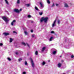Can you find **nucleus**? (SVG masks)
Here are the masks:
<instances>
[{
    "mask_svg": "<svg viewBox=\"0 0 74 74\" xmlns=\"http://www.w3.org/2000/svg\"><path fill=\"white\" fill-rule=\"evenodd\" d=\"M48 17L44 18V17H42L40 20V23L42 22L43 21H44L45 23H47V21H48Z\"/></svg>",
    "mask_w": 74,
    "mask_h": 74,
    "instance_id": "nucleus-1",
    "label": "nucleus"
},
{
    "mask_svg": "<svg viewBox=\"0 0 74 74\" xmlns=\"http://www.w3.org/2000/svg\"><path fill=\"white\" fill-rule=\"evenodd\" d=\"M2 19L6 23H8V18L5 16H3L2 18Z\"/></svg>",
    "mask_w": 74,
    "mask_h": 74,
    "instance_id": "nucleus-2",
    "label": "nucleus"
},
{
    "mask_svg": "<svg viewBox=\"0 0 74 74\" xmlns=\"http://www.w3.org/2000/svg\"><path fill=\"white\" fill-rule=\"evenodd\" d=\"M30 60L31 61V63L32 65V66L33 67H34V62H33V60H32V58H30Z\"/></svg>",
    "mask_w": 74,
    "mask_h": 74,
    "instance_id": "nucleus-3",
    "label": "nucleus"
},
{
    "mask_svg": "<svg viewBox=\"0 0 74 74\" xmlns=\"http://www.w3.org/2000/svg\"><path fill=\"white\" fill-rule=\"evenodd\" d=\"M39 4L40 5V6L42 8H43V5H44V3L42 2H40Z\"/></svg>",
    "mask_w": 74,
    "mask_h": 74,
    "instance_id": "nucleus-4",
    "label": "nucleus"
},
{
    "mask_svg": "<svg viewBox=\"0 0 74 74\" xmlns=\"http://www.w3.org/2000/svg\"><path fill=\"white\" fill-rule=\"evenodd\" d=\"M56 20H55L53 22V23L52 24V27H54V26H55V25H56Z\"/></svg>",
    "mask_w": 74,
    "mask_h": 74,
    "instance_id": "nucleus-5",
    "label": "nucleus"
},
{
    "mask_svg": "<svg viewBox=\"0 0 74 74\" xmlns=\"http://www.w3.org/2000/svg\"><path fill=\"white\" fill-rule=\"evenodd\" d=\"M3 35H4V36H7L9 35V34H10V33L7 32H5L3 33Z\"/></svg>",
    "mask_w": 74,
    "mask_h": 74,
    "instance_id": "nucleus-6",
    "label": "nucleus"
},
{
    "mask_svg": "<svg viewBox=\"0 0 74 74\" xmlns=\"http://www.w3.org/2000/svg\"><path fill=\"white\" fill-rule=\"evenodd\" d=\"M14 11V12H17V13H18V12H19V10L16 9H15Z\"/></svg>",
    "mask_w": 74,
    "mask_h": 74,
    "instance_id": "nucleus-7",
    "label": "nucleus"
},
{
    "mask_svg": "<svg viewBox=\"0 0 74 74\" xmlns=\"http://www.w3.org/2000/svg\"><path fill=\"white\" fill-rule=\"evenodd\" d=\"M15 22H16V21L14 20L11 23V25L12 26H13L14 25V23Z\"/></svg>",
    "mask_w": 74,
    "mask_h": 74,
    "instance_id": "nucleus-8",
    "label": "nucleus"
},
{
    "mask_svg": "<svg viewBox=\"0 0 74 74\" xmlns=\"http://www.w3.org/2000/svg\"><path fill=\"white\" fill-rule=\"evenodd\" d=\"M61 66H62V63H59L58 64V67L59 68H60Z\"/></svg>",
    "mask_w": 74,
    "mask_h": 74,
    "instance_id": "nucleus-9",
    "label": "nucleus"
},
{
    "mask_svg": "<svg viewBox=\"0 0 74 74\" xmlns=\"http://www.w3.org/2000/svg\"><path fill=\"white\" fill-rule=\"evenodd\" d=\"M54 49V51H53V55H55L56 54V49Z\"/></svg>",
    "mask_w": 74,
    "mask_h": 74,
    "instance_id": "nucleus-10",
    "label": "nucleus"
},
{
    "mask_svg": "<svg viewBox=\"0 0 74 74\" xmlns=\"http://www.w3.org/2000/svg\"><path fill=\"white\" fill-rule=\"evenodd\" d=\"M64 7L66 8H67L69 7V5L67 3H65L64 5Z\"/></svg>",
    "mask_w": 74,
    "mask_h": 74,
    "instance_id": "nucleus-11",
    "label": "nucleus"
},
{
    "mask_svg": "<svg viewBox=\"0 0 74 74\" xmlns=\"http://www.w3.org/2000/svg\"><path fill=\"white\" fill-rule=\"evenodd\" d=\"M46 49V47H43L42 50V52H44V50Z\"/></svg>",
    "mask_w": 74,
    "mask_h": 74,
    "instance_id": "nucleus-12",
    "label": "nucleus"
},
{
    "mask_svg": "<svg viewBox=\"0 0 74 74\" xmlns=\"http://www.w3.org/2000/svg\"><path fill=\"white\" fill-rule=\"evenodd\" d=\"M12 41H13V39L12 38H10V42H12Z\"/></svg>",
    "mask_w": 74,
    "mask_h": 74,
    "instance_id": "nucleus-13",
    "label": "nucleus"
},
{
    "mask_svg": "<svg viewBox=\"0 0 74 74\" xmlns=\"http://www.w3.org/2000/svg\"><path fill=\"white\" fill-rule=\"evenodd\" d=\"M53 39V36H51L50 37V38L49 39V41H52V39Z\"/></svg>",
    "mask_w": 74,
    "mask_h": 74,
    "instance_id": "nucleus-14",
    "label": "nucleus"
},
{
    "mask_svg": "<svg viewBox=\"0 0 74 74\" xmlns=\"http://www.w3.org/2000/svg\"><path fill=\"white\" fill-rule=\"evenodd\" d=\"M39 14L40 15H42V14H43V13L42 12H39Z\"/></svg>",
    "mask_w": 74,
    "mask_h": 74,
    "instance_id": "nucleus-15",
    "label": "nucleus"
},
{
    "mask_svg": "<svg viewBox=\"0 0 74 74\" xmlns=\"http://www.w3.org/2000/svg\"><path fill=\"white\" fill-rule=\"evenodd\" d=\"M5 1L6 3V4H7L8 5V1H7V0H5Z\"/></svg>",
    "mask_w": 74,
    "mask_h": 74,
    "instance_id": "nucleus-16",
    "label": "nucleus"
},
{
    "mask_svg": "<svg viewBox=\"0 0 74 74\" xmlns=\"http://www.w3.org/2000/svg\"><path fill=\"white\" fill-rule=\"evenodd\" d=\"M57 23L58 24H59L60 23V21L59 20H58L57 21Z\"/></svg>",
    "mask_w": 74,
    "mask_h": 74,
    "instance_id": "nucleus-17",
    "label": "nucleus"
},
{
    "mask_svg": "<svg viewBox=\"0 0 74 74\" xmlns=\"http://www.w3.org/2000/svg\"><path fill=\"white\" fill-rule=\"evenodd\" d=\"M24 33L26 35H27L28 34V33L26 31H24Z\"/></svg>",
    "mask_w": 74,
    "mask_h": 74,
    "instance_id": "nucleus-18",
    "label": "nucleus"
},
{
    "mask_svg": "<svg viewBox=\"0 0 74 74\" xmlns=\"http://www.w3.org/2000/svg\"><path fill=\"white\" fill-rule=\"evenodd\" d=\"M47 1L48 4H50V1H49V0H47Z\"/></svg>",
    "mask_w": 74,
    "mask_h": 74,
    "instance_id": "nucleus-19",
    "label": "nucleus"
},
{
    "mask_svg": "<svg viewBox=\"0 0 74 74\" xmlns=\"http://www.w3.org/2000/svg\"><path fill=\"white\" fill-rule=\"evenodd\" d=\"M20 3V0H18L17 1V4H19Z\"/></svg>",
    "mask_w": 74,
    "mask_h": 74,
    "instance_id": "nucleus-20",
    "label": "nucleus"
},
{
    "mask_svg": "<svg viewBox=\"0 0 74 74\" xmlns=\"http://www.w3.org/2000/svg\"><path fill=\"white\" fill-rule=\"evenodd\" d=\"M26 5L27 7H28L30 6V4H26Z\"/></svg>",
    "mask_w": 74,
    "mask_h": 74,
    "instance_id": "nucleus-21",
    "label": "nucleus"
},
{
    "mask_svg": "<svg viewBox=\"0 0 74 74\" xmlns=\"http://www.w3.org/2000/svg\"><path fill=\"white\" fill-rule=\"evenodd\" d=\"M55 33V32H54V31H52L51 32V34H53V33Z\"/></svg>",
    "mask_w": 74,
    "mask_h": 74,
    "instance_id": "nucleus-22",
    "label": "nucleus"
},
{
    "mask_svg": "<svg viewBox=\"0 0 74 74\" xmlns=\"http://www.w3.org/2000/svg\"><path fill=\"white\" fill-rule=\"evenodd\" d=\"M35 55H38V51H36L35 52Z\"/></svg>",
    "mask_w": 74,
    "mask_h": 74,
    "instance_id": "nucleus-23",
    "label": "nucleus"
},
{
    "mask_svg": "<svg viewBox=\"0 0 74 74\" xmlns=\"http://www.w3.org/2000/svg\"><path fill=\"white\" fill-rule=\"evenodd\" d=\"M31 15H28V18H31Z\"/></svg>",
    "mask_w": 74,
    "mask_h": 74,
    "instance_id": "nucleus-24",
    "label": "nucleus"
},
{
    "mask_svg": "<svg viewBox=\"0 0 74 74\" xmlns=\"http://www.w3.org/2000/svg\"><path fill=\"white\" fill-rule=\"evenodd\" d=\"M22 44H23V45H25V46H26V44H25V43L24 42H22Z\"/></svg>",
    "mask_w": 74,
    "mask_h": 74,
    "instance_id": "nucleus-25",
    "label": "nucleus"
},
{
    "mask_svg": "<svg viewBox=\"0 0 74 74\" xmlns=\"http://www.w3.org/2000/svg\"><path fill=\"white\" fill-rule=\"evenodd\" d=\"M8 59L9 61H11V59H10V58H8Z\"/></svg>",
    "mask_w": 74,
    "mask_h": 74,
    "instance_id": "nucleus-26",
    "label": "nucleus"
},
{
    "mask_svg": "<svg viewBox=\"0 0 74 74\" xmlns=\"http://www.w3.org/2000/svg\"><path fill=\"white\" fill-rule=\"evenodd\" d=\"M35 9L36 10H38V8H37V7H35Z\"/></svg>",
    "mask_w": 74,
    "mask_h": 74,
    "instance_id": "nucleus-27",
    "label": "nucleus"
},
{
    "mask_svg": "<svg viewBox=\"0 0 74 74\" xmlns=\"http://www.w3.org/2000/svg\"><path fill=\"white\" fill-rule=\"evenodd\" d=\"M27 61H25V65H27Z\"/></svg>",
    "mask_w": 74,
    "mask_h": 74,
    "instance_id": "nucleus-28",
    "label": "nucleus"
},
{
    "mask_svg": "<svg viewBox=\"0 0 74 74\" xmlns=\"http://www.w3.org/2000/svg\"><path fill=\"white\" fill-rule=\"evenodd\" d=\"M22 60V58H19L18 59V60L19 62H20V61L21 60Z\"/></svg>",
    "mask_w": 74,
    "mask_h": 74,
    "instance_id": "nucleus-29",
    "label": "nucleus"
},
{
    "mask_svg": "<svg viewBox=\"0 0 74 74\" xmlns=\"http://www.w3.org/2000/svg\"><path fill=\"white\" fill-rule=\"evenodd\" d=\"M43 65H45V62H42Z\"/></svg>",
    "mask_w": 74,
    "mask_h": 74,
    "instance_id": "nucleus-30",
    "label": "nucleus"
},
{
    "mask_svg": "<svg viewBox=\"0 0 74 74\" xmlns=\"http://www.w3.org/2000/svg\"><path fill=\"white\" fill-rule=\"evenodd\" d=\"M54 6H55V4L54 3H53L52 5V7H54Z\"/></svg>",
    "mask_w": 74,
    "mask_h": 74,
    "instance_id": "nucleus-31",
    "label": "nucleus"
},
{
    "mask_svg": "<svg viewBox=\"0 0 74 74\" xmlns=\"http://www.w3.org/2000/svg\"><path fill=\"white\" fill-rule=\"evenodd\" d=\"M27 45V46H28V47H29V48H30V46L29 45L28 43H26Z\"/></svg>",
    "mask_w": 74,
    "mask_h": 74,
    "instance_id": "nucleus-32",
    "label": "nucleus"
},
{
    "mask_svg": "<svg viewBox=\"0 0 74 74\" xmlns=\"http://www.w3.org/2000/svg\"><path fill=\"white\" fill-rule=\"evenodd\" d=\"M0 46H2V45H3V44L2 43H0Z\"/></svg>",
    "mask_w": 74,
    "mask_h": 74,
    "instance_id": "nucleus-33",
    "label": "nucleus"
},
{
    "mask_svg": "<svg viewBox=\"0 0 74 74\" xmlns=\"http://www.w3.org/2000/svg\"><path fill=\"white\" fill-rule=\"evenodd\" d=\"M74 56L73 55H72L71 56V58H74Z\"/></svg>",
    "mask_w": 74,
    "mask_h": 74,
    "instance_id": "nucleus-34",
    "label": "nucleus"
},
{
    "mask_svg": "<svg viewBox=\"0 0 74 74\" xmlns=\"http://www.w3.org/2000/svg\"><path fill=\"white\" fill-rule=\"evenodd\" d=\"M18 52H16V55H18Z\"/></svg>",
    "mask_w": 74,
    "mask_h": 74,
    "instance_id": "nucleus-35",
    "label": "nucleus"
},
{
    "mask_svg": "<svg viewBox=\"0 0 74 74\" xmlns=\"http://www.w3.org/2000/svg\"><path fill=\"white\" fill-rule=\"evenodd\" d=\"M67 39H66L65 40V42H67Z\"/></svg>",
    "mask_w": 74,
    "mask_h": 74,
    "instance_id": "nucleus-36",
    "label": "nucleus"
},
{
    "mask_svg": "<svg viewBox=\"0 0 74 74\" xmlns=\"http://www.w3.org/2000/svg\"><path fill=\"white\" fill-rule=\"evenodd\" d=\"M31 33H33V30H31Z\"/></svg>",
    "mask_w": 74,
    "mask_h": 74,
    "instance_id": "nucleus-37",
    "label": "nucleus"
},
{
    "mask_svg": "<svg viewBox=\"0 0 74 74\" xmlns=\"http://www.w3.org/2000/svg\"><path fill=\"white\" fill-rule=\"evenodd\" d=\"M23 74H26V72H23Z\"/></svg>",
    "mask_w": 74,
    "mask_h": 74,
    "instance_id": "nucleus-38",
    "label": "nucleus"
},
{
    "mask_svg": "<svg viewBox=\"0 0 74 74\" xmlns=\"http://www.w3.org/2000/svg\"><path fill=\"white\" fill-rule=\"evenodd\" d=\"M13 33H16V32H15V31H13Z\"/></svg>",
    "mask_w": 74,
    "mask_h": 74,
    "instance_id": "nucleus-39",
    "label": "nucleus"
},
{
    "mask_svg": "<svg viewBox=\"0 0 74 74\" xmlns=\"http://www.w3.org/2000/svg\"><path fill=\"white\" fill-rule=\"evenodd\" d=\"M56 6H57V7H58V4H56Z\"/></svg>",
    "mask_w": 74,
    "mask_h": 74,
    "instance_id": "nucleus-40",
    "label": "nucleus"
},
{
    "mask_svg": "<svg viewBox=\"0 0 74 74\" xmlns=\"http://www.w3.org/2000/svg\"><path fill=\"white\" fill-rule=\"evenodd\" d=\"M22 9H20L19 10V11H22Z\"/></svg>",
    "mask_w": 74,
    "mask_h": 74,
    "instance_id": "nucleus-41",
    "label": "nucleus"
},
{
    "mask_svg": "<svg viewBox=\"0 0 74 74\" xmlns=\"http://www.w3.org/2000/svg\"><path fill=\"white\" fill-rule=\"evenodd\" d=\"M54 34L56 35V37H58L57 36V35H56V34Z\"/></svg>",
    "mask_w": 74,
    "mask_h": 74,
    "instance_id": "nucleus-42",
    "label": "nucleus"
},
{
    "mask_svg": "<svg viewBox=\"0 0 74 74\" xmlns=\"http://www.w3.org/2000/svg\"><path fill=\"white\" fill-rule=\"evenodd\" d=\"M32 37H34V35H33L32 36Z\"/></svg>",
    "mask_w": 74,
    "mask_h": 74,
    "instance_id": "nucleus-43",
    "label": "nucleus"
},
{
    "mask_svg": "<svg viewBox=\"0 0 74 74\" xmlns=\"http://www.w3.org/2000/svg\"><path fill=\"white\" fill-rule=\"evenodd\" d=\"M72 20L73 21V22H74V19H72Z\"/></svg>",
    "mask_w": 74,
    "mask_h": 74,
    "instance_id": "nucleus-44",
    "label": "nucleus"
},
{
    "mask_svg": "<svg viewBox=\"0 0 74 74\" xmlns=\"http://www.w3.org/2000/svg\"><path fill=\"white\" fill-rule=\"evenodd\" d=\"M33 22H34L33 21L31 22V23H33Z\"/></svg>",
    "mask_w": 74,
    "mask_h": 74,
    "instance_id": "nucleus-45",
    "label": "nucleus"
},
{
    "mask_svg": "<svg viewBox=\"0 0 74 74\" xmlns=\"http://www.w3.org/2000/svg\"><path fill=\"white\" fill-rule=\"evenodd\" d=\"M60 57H62V56H60Z\"/></svg>",
    "mask_w": 74,
    "mask_h": 74,
    "instance_id": "nucleus-46",
    "label": "nucleus"
},
{
    "mask_svg": "<svg viewBox=\"0 0 74 74\" xmlns=\"http://www.w3.org/2000/svg\"><path fill=\"white\" fill-rule=\"evenodd\" d=\"M49 62H50V60H49Z\"/></svg>",
    "mask_w": 74,
    "mask_h": 74,
    "instance_id": "nucleus-47",
    "label": "nucleus"
},
{
    "mask_svg": "<svg viewBox=\"0 0 74 74\" xmlns=\"http://www.w3.org/2000/svg\"><path fill=\"white\" fill-rule=\"evenodd\" d=\"M63 74H65L64 73H63Z\"/></svg>",
    "mask_w": 74,
    "mask_h": 74,
    "instance_id": "nucleus-48",
    "label": "nucleus"
}]
</instances>
